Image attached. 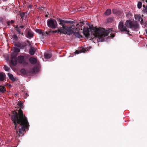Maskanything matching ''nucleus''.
I'll use <instances>...</instances> for the list:
<instances>
[{
	"mask_svg": "<svg viewBox=\"0 0 147 147\" xmlns=\"http://www.w3.org/2000/svg\"><path fill=\"white\" fill-rule=\"evenodd\" d=\"M46 34H47V35H49V33H48V31H46L45 32Z\"/></svg>",
	"mask_w": 147,
	"mask_h": 147,
	"instance_id": "de8ad7c7",
	"label": "nucleus"
},
{
	"mask_svg": "<svg viewBox=\"0 0 147 147\" xmlns=\"http://www.w3.org/2000/svg\"><path fill=\"white\" fill-rule=\"evenodd\" d=\"M48 32V33L49 34L51 33H52V30L51 29L47 31Z\"/></svg>",
	"mask_w": 147,
	"mask_h": 147,
	"instance_id": "ea45409f",
	"label": "nucleus"
},
{
	"mask_svg": "<svg viewBox=\"0 0 147 147\" xmlns=\"http://www.w3.org/2000/svg\"><path fill=\"white\" fill-rule=\"evenodd\" d=\"M14 52H15L18 54V53L20 52V49L17 47H15L14 48Z\"/></svg>",
	"mask_w": 147,
	"mask_h": 147,
	"instance_id": "b1692460",
	"label": "nucleus"
},
{
	"mask_svg": "<svg viewBox=\"0 0 147 147\" xmlns=\"http://www.w3.org/2000/svg\"><path fill=\"white\" fill-rule=\"evenodd\" d=\"M75 53V54H79V53H81V51H79L77 50L76 51Z\"/></svg>",
	"mask_w": 147,
	"mask_h": 147,
	"instance_id": "4c0bfd02",
	"label": "nucleus"
},
{
	"mask_svg": "<svg viewBox=\"0 0 147 147\" xmlns=\"http://www.w3.org/2000/svg\"><path fill=\"white\" fill-rule=\"evenodd\" d=\"M24 28V26H20L19 27V28Z\"/></svg>",
	"mask_w": 147,
	"mask_h": 147,
	"instance_id": "a18cd8bd",
	"label": "nucleus"
},
{
	"mask_svg": "<svg viewBox=\"0 0 147 147\" xmlns=\"http://www.w3.org/2000/svg\"><path fill=\"white\" fill-rule=\"evenodd\" d=\"M113 20V19L111 17H109L107 19V22H112Z\"/></svg>",
	"mask_w": 147,
	"mask_h": 147,
	"instance_id": "a878e982",
	"label": "nucleus"
},
{
	"mask_svg": "<svg viewBox=\"0 0 147 147\" xmlns=\"http://www.w3.org/2000/svg\"><path fill=\"white\" fill-rule=\"evenodd\" d=\"M79 25V24H78L76 25V26L78 27V26Z\"/></svg>",
	"mask_w": 147,
	"mask_h": 147,
	"instance_id": "8fccbe9b",
	"label": "nucleus"
},
{
	"mask_svg": "<svg viewBox=\"0 0 147 147\" xmlns=\"http://www.w3.org/2000/svg\"><path fill=\"white\" fill-rule=\"evenodd\" d=\"M58 20L59 24L62 26V27L60 28L64 29L65 28V27L66 26L65 25V24L66 23V20H64L62 19H58Z\"/></svg>",
	"mask_w": 147,
	"mask_h": 147,
	"instance_id": "9d476101",
	"label": "nucleus"
},
{
	"mask_svg": "<svg viewBox=\"0 0 147 147\" xmlns=\"http://www.w3.org/2000/svg\"><path fill=\"white\" fill-rule=\"evenodd\" d=\"M142 6V2L140 1L138 2V4H137L138 7V8L140 9L141 7Z\"/></svg>",
	"mask_w": 147,
	"mask_h": 147,
	"instance_id": "cd10ccee",
	"label": "nucleus"
},
{
	"mask_svg": "<svg viewBox=\"0 0 147 147\" xmlns=\"http://www.w3.org/2000/svg\"><path fill=\"white\" fill-rule=\"evenodd\" d=\"M143 6V7L144 8V9H143L144 12L147 13V5L145 7V5H144Z\"/></svg>",
	"mask_w": 147,
	"mask_h": 147,
	"instance_id": "c85d7f7f",
	"label": "nucleus"
},
{
	"mask_svg": "<svg viewBox=\"0 0 147 147\" xmlns=\"http://www.w3.org/2000/svg\"><path fill=\"white\" fill-rule=\"evenodd\" d=\"M35 51V49L34 47L31 46L30 47L29 49V53L30 55H33L34 54Z\"/></svg>",
	"mask_w": 147,
	"mask_h": 147,
	"instance_id": "f8f14e48",
	"label": "nucleus"
},
{
	"mask_svg": "<svg viewBox=\"0 0 147 147\" xmlns=\"http://www.w3.org/2000/svg\"><path fill=\"white\" fill-rule=\"evenodd\" d=\"M66 23H69V24H74L75 22L74 21H67L66 22Z\"/></svg>",
	"mask_w": 147,
	"mask_h": 147,
	"instance_id": "72a5a7b5",
	"label": "nucleus"
},
{
	"mask_svg": "<svg viewBox=\"0 0 147 147\" xmlns=\"http://www.w3.org/2000/svg\"><path fill=\"white\" fill-rule=\"evenodd\" d=\"M64 28H61V32L65 34H67L70 35L74 32V30L75 29V26L74 25H71L70 27L66 26Z\"/></svg>",
	"mask_w": 147,
	"mask_h": 147,
	"instance_id": "7ed1b4c3",
	"label": "nucleus"
},
{
	"mask_svg": "<svg viewBox=\"0 0 147 147\" xmlns=\"http://www.w3.org/2000/svg\"><path fill=\"white\" fill-rule=\"evenodd\" d=\"M125 25L127 27L135 30L137 29L138 27V26L137 24L133 22L130 20L126 21Z\"/></svg>",
	"mask_w": 147,
	"mask_h": 147,
	"instance_id": "39448f33",
	"label": "nucleus"
},
{
	"mask_svg": "<svg viewBox=\"0 0 147 147\" xmlns=\"http://www.w3.org/2000/svg\"><path fill=\"white\" fill-rule=\"evenodd\" d=\"M35 31L36 32L39 33L40 34H42V35H45V33L43 32L41 30L37 29H36Z\"/></svg>",
	"mask_w": 147,
	"mask_h": 147,
	"instance_id": "4be33fe9",
	"label": "nucleus"
},
{
	"mask_svg": "<svg viewBox=\"0 0 147 147\" xmlns=\"http://www.w3.org/2000/svg\"><path fill=\"white\" fill-rule=\"evenodd\" d=\"M57 32H60L61 33H62L61 32V28H60V29L58 30H56L55 31H52V33H57Z\"/></svg>",
	"mask_w": 147,
	"mask_h": 147,
	"instance_id": "bb28decb",
	"label": "nucleus"
},
{
	"mask_svg": "<svg viewBox=\"0 0 147 147\" xmlns=\"http://www.w3.org/2000/svg\"><path fill=\"white\" fill-rule=\"evenodd\" d=\"M10 21H7V26H9L10 25Z\"/></svg>",
	"mask_w": 147,
	"mask_h": 147,
	"instance_id": "79ce46f5",
	"label": "nucleus"
},
{
	"mask_svg": "<svg viewBox=\"0 0 147 147\" xmlns=\"http://www.w3.org/2000/svg\"><path fill=\"white\" fill-rule=\"evenodd\" d=\"M27 42L28 43L29 46L31 45L30 42L28 40H27L26 42H17L14 43V45L16 47H19L21 49H24L27 45Z\"/></svg>",
	"mask_w": 147,
	"mask_h": 147,
	"instance_id": "423d86ee",
	"label": "nucleus"
},
{
	"mask_svg": "<svg viewBox=\"0 0 147 147\" xmlns=\"http://www.w3.org/2000/svg\"><path fill=\"white\" fill-rule=\"evenodd\" d=\"M4 0V1H7V0Z\"/></svg>",
	"mask_w": 147,
	"mask_h": 147,
	"instance_id": "5fc2aeb1",
	"label": "nucleus"
},
{
	"mask_svg": "<svg viewBox=\"0 0 147 147\" xmlns=\"http://www.w3.org/2000/svg\"><path fill=\"white\" fill-rule=\"evenodd\" d=\"M24 57L20 55L18 57V61L20 63L24 65H26L28 64V63L26 62L24 59Z\"/></svg>",
	"mask_w": 147,
	"mask_h": 147,
	"instance_id": "6e6552de",
	"label": "nucleus"
},
{
	"mask_svg": "<svg viewBox=\"0 0 147 147\" xmlns=\"http://www.w3.org/2000/svg\"><path fill=\"white\" fill-rule=\"evenodd\" d=\"M12 38L13 39L15 40H17L18 39V37L16 35V34L13 35L12 36Z\"/></svg>",
	"mask_w": 147,
	"mask_h": 147,
	"instance_id": "7c9ffc66",
	"label": "nucleus"
},
{
	"mask_svg": "<svg viewBox=\"0 0 147 147\" xmlns=\"http://www.w3.org/2000/svg\"><path fill=\"white\" fill-rule=\"evenodd\" d=\"M89 30L88 28L87 27L84 26L83 30V33L84 34L86 37H88L90 35Z\"/></svg>",
	"mask_w": 147,
	"mask_h": 147,
	"instance_id": "1a4fd4ad",
	"label": "nucleus"
},
{
	"mask_svg": "<svg viewBox=\"0 0 147 147\" xmlns=\"http://www.w3.org/2000/svg\"><path fill=\"white\" fill-rule=\"evenodd\" d=\"M7 75L11 80L13 81H16V79L14 78L12 74L8 73Z\"/></svg>",
	"mask_w": 147,
	"mask_h": 147,
	"instance_id": "f3484780",
	"label": "nucleus"
},
{
	"mask_svg": "<svg viewBox=\"0 0 147 147\" xmlns=\"http://www.w3.org/2000/svg\"><path fill=\"white\" fill-rule=\"evenodd\" d=\"M25 95H26V97H27L28 96V95L27 93H26L25 94Z\"/></svg>",
	"mask_w": 147,
	"mask_h": 147,
	"instance_id": "49530a36",
	"label": "nucleus"
},
{
	"mask_svg": "<svg viewBox=\"0 0 147 147\" xmlns=\"http://www.w3.org/2000/svg\"><path fill=\"white\" fill-rule=\"evenodd\" d=\"M10 23L11 24H13L15 22V21L13 20H11L10 21Z\"/></svg>",
	"mask_w": 147,
	"mask_h": 147,
	"instance_id": "c03bdc74",
	"label": "nucleus"
},
{
	"mask_svg": "<svg viewBox=\"0 0 147 147\" xmlns=\"http://www.w3.org/2000/svg\"><path fill=\"white\" fill-rule=\"evenodd\" d=\"M131 14L130 12H128L126 14V16L127 17H129V16H131Z\"/></svg>",
	"mask_w": 147,
	"mask_h": 147,
	"instance_id": "e433bc0d",
	"label": "nucleus"
},
{
	"mask_svg": "<svg viewBox=\"0 0 147 147\" xmlns=\"http://www.w3.org/2000/svg\"><path fill=\"white\" fill-rule=\"evenodd\" d=\"M36 67H34V68H30L29 69V70L28 71V74H34L35 73L36 70Z\"/></svg>",
	"mask_w": 147,
	"mask_h": 147,
	"instance_id": "dca6fc26",
	"label": "nucleus"
},
{
	"mask_svg": "<svg viewBox=\"0 0 147 147\" xmlns=\"http://www.w3.org/2000/svg\"><path fill=\"white\" fill-rule=\"evenodd\" d=\"M146 34H147V30H146Z\"/></svg>",
	"mask_w": 147,
	"mask_h": 147,
	"instance_id": "6e6d98bb",
	"label": "nucleus"
},
{
	"mask_svg": "<svg viewBox=\"0 0 147 147\" xmlns=\"http://www.w3.org/2000/svg\"><path fill=\"white\" fill-rule=\"evenodd\" d=\"M44 58L46 59H49L51 57V54L49 53H46L44 54Z\"/></svg>",
	"mask_w": 147,
	"mask_h": 147,
	"instance_id": "6ab92c4d",
	"label": "nucleus"
},
{
	"mask_svg": "<svg viewBox=\"0 0 147 147\" xmlns=\"http://www.w3.org/2000/svg\"><path fill=\"white\" fill-rule=\"evenodd\" d=\"M6 91V89L5 87L1 85L0 86V92L3 93Z\"/></svg>",
	"mask_w": 147,
	"mask_h": 147,
	"instance_id": "412c9836",
	"label": "nucleus"
},
{
	"mask_svg": "<svg viewBox=\"0 0 147 147\" xmlns=\"http://www.w3.org/2000/svg\"><path fill=\"white\" fill-rule=\"evenodd\" d=\"M26 31L27 30H26ZM26 33V36L28 38H32L33 37L34 35V33L31 30H29Z\"/></svg>",
	"mask_w": 147,
	"mask_h": 147,
	"instance_id": "9b49d317",
	"label": "nucleus"
},
{
	"mask_svg": "<svg viewBox=\"0 0 147 147\" xmlns=\"http://www.w3.org/2000/svg\"><path fill=\"white\" fill-rule=\"evenodd\" d=\"M45 16H46V17H47V15H46Z\"/></svg>",
	"mask_w": 147,
	"mask_h": 147,
	"instance_id": "864d4df0",
	"label": "nucleus"
},
{
	"mask_svg": "<svg viewBox=\"0 0 147 147\" xmlns=\"http://www.w3.org/2000/svg\"><path fill=\"white\" fill-rule=\"evenodd\" d=\"M118 29L120 32H125L127 34H129V32H130L129 30H127V28L124 25L123 22H120L119 23Z\"/></svg>",
	"mask_w": 147,
	"mask_h": 147,
	"instance_id": "0eeeda50",
	"label": "nucleus"
},
{
	"mask_svg": "<svg viewBox=\"0 0 147 147\" xmlns=\"http://www.w3.org/2000/svg\"><path fill=\"white\" fill-rule=\"evenodd\" d=\"M20 72L24 75H26L28 74V71L24 68L20 70Z\"/></svg>",
	"mask_w": 147,
	"mask_h": 147,
	"instance_id": "a211bd4d",
	"label": "nucleus"
},
{
	"mask_svg": "<svg viewBox=\"0 0 147 147\" xmlns=\"http://www.w3.org/2000/svg\"><path fill=\"white\" fill-rule=\"evenodd\" d=\"M112 11L113 13L116 14L117 12V10L116 9H113Z\"/></svg>",
	"mask_w": 147,
	"mask_h": 147,
	"instance_id": "f704fd0d",
	"label": "nucleus"
},
{
	"mask_svg": "<svg viewBox=\"0 0 147 147\" xmlns=\"http://www.w3.org/2000/svg\"><path fill=\"white\" fill-rule=\"evenodd\" d=\"M87 51L88 50L87 49H84V48H83L82 49L81 51V53L84 52L85 51Z\"/></svg>",
	"mask_w": 147,
	"mask_h": 147,
	"instance_id": "c9c22d12",
	"label": "nucleus"
},
{
	"mask_svg": "<svg viewBox=\"0 0 147 147\" xmlns=\"http://www.w3.org/2000/svg\"><path fill=\"white\" fill-rule=\"evenodd\" d=\"M5 74L3 72L0 73V81H2L4 80L5 78Z\"/></svg>",
	"mask_w": 147,
	"mask_h": 147,
	"instance_id": "2eb2a0df",
	"label": "nucleus"
},
{
	"mask_svg": "<svg viewBox=\"0 0 147 147\" xmlns=\"http://www.w3.org/2000/svg\"><path fill=\"white\" fill-rule=\"evenodd\" d=\"M143 1H146V3H147V0H143Z\"/></svg>",
	"mask_w": 147,
	"mask_h": 147,
	"instance_id": "3c124183",
	"label": "nucleus"
},
{
	"mask_svg": "<svg viewBox=\"0 0 147 147\" xmlns=\"http://www.w3.org/2000/svg\"><path fill=\"white\" fill-rule=\"evenodd\" d=\"M24 107L23 105L20 106L18 113L15 111H12L11 116L12 121L14 125V129L16 130L17 134L19 136H22L23 134L22 131H24L26 129L29 127L27 119L21 109Z\"/></svg>",
	"mask_w": 147,
	"mask_h": 147,
	"instance_id": "f257e3e1",
	"label": "nucleus"
},
{
	"mask_svg": "<svg viewBox=\"0 0 147 147\" xmlns=\"http://www.w3.org/2000/svg\"><path fill=\"white\" fill-rule=\"evenodd\" d=\"M2 21V19L0 18V22H1Z\"/></svg>",
	"mask_w": 147,
	"mask_h": 147,
	"instance_id": "603ef678",
	"label": "nucleus"
},
{
	"mask_svg": "<svg viewBox=\"0 0 147 147\" xmlns=\"http://www.w3.org/2000/svg\"><path fill=\"white\" fill-rule=\"evenodd\" d=\"M90 29L95 36L98 37V42H102L105 39L104 37L107 36L110 32L109 30H106L103 28H98L96 27H90Z\"/></svg>",
	"mask_w": 147,
	"mask_h": 147,
	"instance_id": "f03ea898",
	"label": "nucleus"
},
{
	"mask_svg": "<svg viewBox=\"0 0 147 147\" xmlns=\"http://www.w3.org/2000/svg\"><path fill=\"white\" fill-rule=\"evenodd\" d=\"M29 61L30 63L32 64H35L37 61L36 59L34 57L30 58L29 59Z\"/></svg>",
	"mask_w": 147,
	"mask_h": 147,
	"instance_id": "4468645a",
	"label": "nucleus"
},
{
	"mask_svg": "<svg viewBox=\"0 0 147 147\" xmlns=\"http://www.w3.org/2000/svg\"><path fill=\"white\" fill-rule=\"evenodd\" d=\"M110 35H111V37L113 38L115 36V35L114 34H111Z\"/></svg>",
	"mask_w": 147,
	"mask_h": 147,
	"instance_id": "37998d69",
	"label": "nucleus"
},
{
	"mask_svg": "<svg viewBox=\"0 0 147 147\" xmlns=\"http://www.w3.org/2000/svg\"><path fill=\"white\" fill-rule=\"evenodd\" d=\"M17 55L18 54H17V53L14 52L11 54V56L15 58L16 57Z\"/></svg>",
	"mask_w": 147,
	"mask_h": 147,
	"instance_id": "2f4dec72",
	"label": "nucleus"
},
{
	"mask_svg": "<svg viewBox=\"0 0 147 147\" xmlns=\"http://www.w3.org/2000/svg\"><path fill=\"white\" fill-rule=\"evenodd\" d=\"M16 30L18 32V34L21 33V32L20 31V29L17 26L16 27Z\"/></svg>",
	"mask_w": 147,
	"mask_h": 147,
	"instance_id": "c756f323",
	"label": "nucleus"
},
{
	"mask_svg": "<svg viewBox=\"0 0 147 147\" xmlns=\"http://www.w3.org/2000/svg\"><path fill=\"white\" fill-rule=\"evenodd\" d=\"M48 26L52 29H55L57 27V24L56 20L50 18L47 21Z\"/></svg>",
	"mask_w": 147,
	"mask_h": 147,
	"instance_id": "20e7f679",
	"label": "nucleus"
},
{
	"mask_svg": "<svg viewBox=\"0 0 147 147\" xmlns=\"http://www.w3.org/2000/svg\"><path fill=\"white\" fill-rule=\"evenodd\" d=\"M17 105L20 106L23 105V103L22 102H21L20 101L18 102Z\"/></svg>",
	"mask_w": 147,
	"mask_h": 147,
	"instance_id": "58836bf2",
	"label": "nucleus"
},
{
	"mask_svg": "<svg viewBox=\"0 0 147 147\" xmlns=\"http://www.w3.org/2000/svg\"><path fill=\"white\" fill-rule=\"evenodd\" d=\"M4 69L7 71H8L10 69V68L5 65L4 67Z\"/></svg>",
	"mask_w": 147,
	"mask_h": 147,
	"instance_id": "473e14b6",
	"label": "nucleus"
},
{
	"mask_svg": "<svg viewBox=\"0 0 147 147\" xmlns=\"http://www.w3.org/2000/svg\"><path fill=\"white\" fill-rule=\"evenodd\" d=\"M135 19L138 21L140 22L141 23L143 21V19L140 15H135Z\"/></svg>",
	"mask_w": 147,
	"mask_h": 147,
	"instance_id": "ddd939ff",
	"label": "nucleus"
},
{
	"mask_svg": "<svg viewBox=\"0 0 147 147\" xmlns=\"http://www.w3.org/2000/svg\"><path fill=\"white\" fill-rule=\"evenodd\" d=\"M27 7L28 8H31L32 7V5L31 4H29L28 5Z\"/></svg>",
	"mask_w": 147,
	"mask_h": 147,
	"instance_id": "a19ab883",
	"label": "nucleus"
},
{
	"mask_svg": "<svg viewBox=\"0 0 147 147\" xmlns=\"http://www.w3.org/2000/svg\"><path fill=\"white\" fill-rule=\"evenodd\" d=\"M20 34H22V35H23V36H24V35H23V32H21V33Z\"/></svg>",
	"mask_w": 147,
	"mask_h": 147,
	"instance_id": "09e8293b",
	"label": "nucleus"
},
{
	"mask_svg": "<svg viewBox=\"0 0 147 147\" xmlns=\"http://www.w3.org/2000/svg\"><path fill=\"white\" fill-rule=\"evenodd\" d=\"M25 12L20 13L19 14L20 16L21 17V19L22 20L23 19L24 17V16Z\"/></svg>",
	"mask_w": 147,
	"mask_h": 147,
	"instance_id": "5701e85b",
	"label": "nucleus"
},
{
	"mask_svg": "<svg viewBox=\"0 0 147 147\" xmlns=\"http://www.w3.org/2000/svg\"><path fill=\"white\" fill-rule=\"evenodd\" d=\"M74 35L76 36L79 38H80L82 37L80 33L78 32H76L74 34Z\"/></svg>",
	"mask_w": 147,
	"mask_h": 147,
	"instance_id": "393cba45",
	"label": "nucleus"
},
{
	"mask_svg": "<svg viewBox=\"0 0 147 147\" xmlns=\"http://www.w3.org/2000/svg\"><path fill=\"white\" fill-rule=\"evenodd\" d=\"M111 10L110 9H108L104 13V14L106 16H109L111 14Z\"/></svg>",
	"mask_w": 147,
	"mask_h": 147,
	"instance_id": "aec40b11",
	"label": "nucleus"
}]
</instances>
